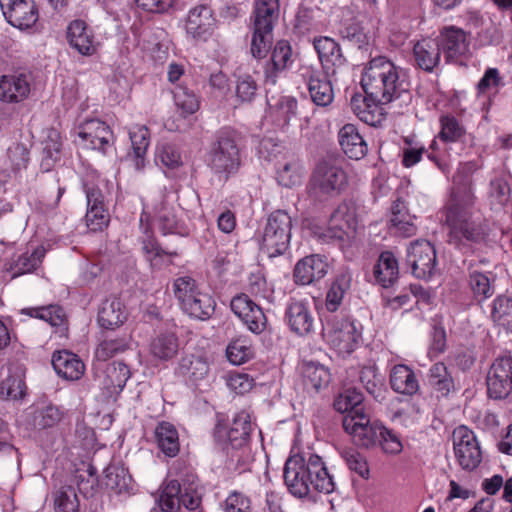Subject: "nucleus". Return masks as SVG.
Segmentation results:
<instances>
[{
	"label": "nucleus",
	"mask_w": 512,
	"mask_h": 512,
	"mask_svg": "<svg viewBox=\"0 0 512 512\" xmlns=\"http://www.w3.org/2000/svg\"><path fill=\"white\" fill-rule=\"evenodd\" d=\"M364 66L360 85L365 95L354 92V114L363 122L375 125L380 105H386L409 90L404 71L386 57L378 56L367 64L361 62L354 67Z\"/></svg>",
	"instance_id": "f257e3e1"
},
{
	"label": "nucleus",
	"mask_w": 512,
	"mask_h": 512,
	"mask_svg": "<svg viewBox=\"0 0 512 512\" xmlns=\"http://www.w3.org/2000/svg\"><path fill=\"white\" fill-rule=\"evenodd\" d=\"M284 483L294 497L310 498L311 491L329 494L335 490L332 476L322 458L316 454H295L287 458L283 469Z\"/></svg>",
	"instance_id": "f03ea898"
},
{
	"label": "nucleus",
	"mask_w": 512,
	"mask_h": 512,
	"mask_svg": "<svg viewBox=\"0 0 512 512\" xmlns=\"http://www.w3.org/2000/svg\"><path fill=\"white\" fill-rule=\"evenodd\" d=\"M446 242L462 256L476 254L490 242L491 228L486 219L475 220L472 207H444Z\"/></svg>",
	"instance_id": "7ed1b4c3"
},
{
	"label": "nucleus",
	"mask_w": 512,
	"mask_h": 512,
	"mask_svg": "<svg viewBox=\"0 0 512 512\" xmlns=\"http://www.w3.org/2000/svg\"><path fill=\"white\" fill-rule=\"evenodd\" d=\"M245 136L233 126L225 125L216 130L209 145L208 167L225 181L236 175L242 164L246 146Z\"/></svg>",
	"instance_id": "20e7f679"
},
{
	"label": "nucleus",
	"mask_w": 512,
	"mask_h": 512,
	"mask_svg": "<svg viewBox=\"0 0 512 512\" xmlns=\"http://www.w3.org/2000/svg\"><path fill=\"white\" fill-rule=\"evenodd\" d=\"M252 430L250 414L245 410L238 412L230 425L225 414L217 413L212 430L215 448L227 457H233L235 451L249 445Z\"/></svg>",
	"instance_id": "39448f33"
},
{
	"label": "nucleus",
	"mask_w": 512,
	"mask_h": 512,
	"mask_svg": "<svg viewBox=\"0 0 512 512\" xmlns=\"http://www.w3.org/2000/svg\"><path fill=\"white\" fill-rule=\"evenodd\" d=\"M173 292L181 310L189 317L207 321L216 310L214 297L201 289L196 279L189 275L177 277L173 281Z\"/></svg>",
	"instance_id": "423d86ee"
},
{
	"label": "nucleus",
	"mask_w": 512,
	"mask_h": 512,
	"mask_svg": "<svg viewBox=\"0 0 512 512\" xmlns=\"http://www.w3.org/2000/svg\"><path fill=\"white\" fill-rule=\"evenodd\" d=\"M292 228L290 214L286 210H274L257 231L259 249L270 258L284 255L290 247Z\"/></svg>",
	"instance_id": "0eeeda50"
},
{
	"label": "nucleus",
	"mask_w": 512,
	"mask_h": 512,
	"mask_svg": "<svg viewBox=\"0 0 512 512\" xmlns=\"http://www.w3.org/2000/svg\"><path fill=\"white\" fill-rule=\"evenodd\" d=\"M344 164L349 163L339 152H327L313 170L309 181L310 189L325 195L339 194L348 185Z\"/></svg>",
	"instance_id": "6e6552de"
},
{
	"label": "nucleus",
	"mask_w": 512,
	"mask_h": 512,
	"mask_svg": "<svg viewBox=\"0 0 512 512\" xmlns=\"http://www.w3.org/2000/svg\"><path fill=\"white\" fill-rule=\"evenodd\" d=\"M470 32L455 25L443 26L436 40L447 64L468 67L473 57Z\"/></svg>",
	"instance_id": "1a4fd4ad"
},
{
	"label": "nucleus",
	"mask_w": 512,
	"mask_h": 512,
	"mask_svg": "<svg viewBox=\"0 0 512 512\" xmlns=\"http://www.w3.org/2000/svg\"><path fill=\"white\" fill-rule=\"evenodd\" d=\"M454 453L459 466L467 471L476 470L482 462V450L474 432L465 425L453 431Z\"/></svg>",
	"instance_id": "9d476101"
},
{
	"label": "nucleus",
	"mask_w": 512,
	"mask_h": 512,
	"mask_svg": "<svg viewBox=\"0 0 512 512\" xmlns=\"http://www.w3.org/2000/svg\"><path fill=\"white\" fill-rule=\"evenodd\" d=\"M487 396L504 400L512 393V356L499 355L492 362L486 377Z\"/></svg>",
	"instance_id": "9b49d317"
},
{
	"label": "nucleus",
	"mask_w": 512,
	"mask_h": 512,
	"mask_svg": "<svg viewBox=\"0 0 512 512\" xmlns=\"http://www.w3.org/2000/svg\"><path fill=\"white\" fill-rule=\"evenodd\" d=\"M406 264L418 279H429L436 272L437 255L434 245L425 239L411 242L407 248Z\"/></svg>",
	"instance_id": "f8f14e48"
},
{
	"label": "nucleus",
	"mask_w": 512,
	"mask_h": 512,
	"mask_svg": "<svg viewBox=\"0 0 512 512\" xmlns=\"http://www.w3.org/2000/svg\"><path fill=\"white\" fill-rule=\"evenodd\" d=\"M32 83L33 73L28 68H17L0 75V102L18 104L25 101L31 93Z\"/></svg>",
	"instance_id": "ddd939ff"
},
{
	"label": "nucleus",
	"mask_w": 512,
	"mask_h": 512,
	"mask_svg": "<svg viewBox=\"0 0 512 512\" xmlns=\"http://www.w3.org/2000/svg\"><path fill=\"white\" fill-rule=\"evenodd\" d=\"M0 7L7 23L28 31L36 28L39 21V6L35 0H0Z\"/></svg>",
	"instance_id": "4468645a"
},
{
	"label": "nucleus",
	"mask_w": 512,
	"mask_h": 512,
	"mask_svg": "<svg viewBox=\"0 0 512 512\" xmlns=\"http://www.w3.org/2000/svg\"><path fill=\"white\" fill-rule=\"evenodd\" d=\"M230 309L251 333L260 335L269 330L268 318L264 310L247 294H236L230 301Z\"/></svg>",
	"instance_id": "2eb2a0df"
},
{
	"label": "nucleus",
	"mask_w": 512,
	"mask_h": 512,
	"mask_svg": "<svg viewBox=\"0 0 512 512\" xmlns=\"http://www.w3.org/2000/svg\"><path fill=\"white\" fill-rule=\"evenodd\" d=\"M269 54L262 60L263 83L265 86H275L293 63L291 44L284 39L278 40Z\"/></svg>",
	"instance_id": "dca6fc26"
},
{
	"label": "nucleus",
	"mask_w": 512,
	"mask_h": 512,
	"mask_svg": "<svg viewBox=\"0 0 512 512\" xmlns=\"http://www.w3.org/2000/svg\"><path fill=\"white\" fill-rule=\"evenodd\" d=\"M284 322L297 336L314 333L315 317L309 302L291 298L285 307Z\"/></svg>",
	"instance_id": "f3484780"
},
{
	"label": "nucleus",
	"mask_w": 512,
	"mask_h": 512,
	"mask_svg": "<svg viewBox=\"0 0 512 512\" xmlns=\"http://www.w3.org/2000/svg\"><path fill=\"white\" fill-rule=\"evenodd\" d=\"M78 137L85 142L87 148L106 154L113 145L114 133L110 126L98 119H86L78 126Z\"/></svg>",
	"instance_id": "a211bd4d"
},
{
	"label": "nucleus",
	"mask_w": 512,
	"mask_h": 512,
	"mask_svg": "<svg viewBox=\"0 0 512 512\" xmlns=\"http://www.w3.org/2000/svg\"><path fill=\"white\" fill-rule=\"evenodd\" d=\"M329 332V345L335 353L336 361H345L352 354V317L349 310L336 316Z\"/></svg>",
	"instance_id": "6ab92c4d"
},
{
	"label": "nucleus",
	"mask_w": 512,
	"mask_h": 512,
	"mask_svg": "<svg viewBox=\"0 0 512 512\" xmlns=\"http://www.w3.org/2000/svg\"><path fill=\"white\" fill-rule=\"evenodd\" d=\"M301 76L308 86V91L313 103L317 106L326 107L333 101L334 93L331 81L332 74L318 70L312 66H303Z\"/></svg>",
	"instance_id": "aec40b11"
},
{
	"label": "nucleus",
	"mask_w": 512,
	"mask_h": 512,
	"mask_svg": "<svg viewBox=\"0 0 512 512\" xmlns=\"http://www.w3.org/2000/svg\"><path fill=\"white\" fill-rule=\"evenodd\" d=\"M329 264L320 254H311L297 261L293 269V281L296 285H309L325 277Z\"/></svg>",
	"instance_id": "412c9836"
},
{
	"label": "nucleus",
	"mask_w": 512,
	"mask_h": 512,
	"mask_svg": "<svg viewBox=\"0 0 512 512\" xmlns=\"http://www.w3.org/2000/svg\"><path fill=\"white\" fill-rule=\"evenodd\" d=\"M351 223L352 215L349 213L348 204L344 202L339 205L331 215V226L325 235L326 237L338 242L339 248L343 251L346 257H349L348 254L351 253Z\"/></svg>",
	"instance_id": "4be33fe9"
},
{
	"label": "nucleus",
	"mask_w": 512,
	"mask_h": 512,
	"mask_svg": "<svg viewBox=\"0 0 512 512\" xmlns=\"http://www.w3.org/2000/svg\"><path fill=\"white\" fill-rule=\"evenodd\" d=\"M66 40L82 56H92L97 52L94 32L82 19H74L68 24Z\"/></svg>",
	"instance_id": "5701e85b"
},
{
	"label": "nucleus",
	"mask_w": 512,
	"mask_h": 512,
	"mask_svg": "<svg viewBox=\"0 0 512 512\" xmlns=\"http://www.w3.org/2000/svg\"><path fill=\"white\" fill-rule=\"evenodd\" d=\"M103 484L116 495L127 498L136 492L135 482L122 462H111L103 471Z\"/></svg>",
	"instance_id": "b1692460"
},
{
	"label": "nucleus",
	"mask_w": 512,
	"mask_h": 512,
	"mask_svg": "<svg viewBox=\"0 0 512 512\" xmlns=\"http://www.w3.org/2000/svg\"><path fill=\"white\" fill-rule=\"evenodd\" d=\"M471 163L461 166L453 177L450 198L444 207H473L475 196L472 191Z\"/></svg>",
	"instance_id": "393cba45"
},
{
	"label": "nucleus",
	"mask_w": 512,
	"mask_h": 512,
	"mask_svg": "<svg viewBox=\"0 0 512 512\" xmlns=\"http://www.w3.org/2000/svg\"><path fill=\"white\" fill-rule=\"evenodd\" d=\"M215 21L212 9L201 4L190 9L185 29L193 39L206 41L213 33Z\"/></svg>",
	"instance_id": "a878e982"
},
{
	"label": "nucleus",
	"mask_w": 512,
	"mask_h": 512,
	"mask_svg": "<svg viewBox=\"0 0 512 512\" xmlns=\"http://www.w3.org/2000/svg\"><path fill=\"white\" fill-rule=\"evenodd\" d=\"M441 54L436 38H422L413 45V65L426 73H432L440 65Z\"/></svg>",
	"instance_id": "bb28decb"
},
{
	"label": "nucleus",
	"mask_w": 512,
	"mask_h": 512,
	"mask_svg": "<svg viewBox=\"0 0 512 512\" xmlns=\"http://www.w3.org/2000/svg\"><path fill=\"white\" fill-rule=\"evenodd\" d=\"M128 318L126 305L117 296L104 299L98 309L97 322L102 329L114 331L122 326Z\"/></svg>",
	"instance_id": "cd10ccee"
},
{
	"label": "nucleus",
	"mask_w": 512,
	"mask_h": 512,
	"mask_svg": "<svg viewBox=\"0 0 512 512\" xmlns=\"http://www.w3.org/2000/svg\"><path fill=\"white\" fill-rule=\"evenodd\" d=\"M313 46L322 65L321 71L335 75L337 69L341 68L346 61L339 44L332 38L319 36L314 39Z\"/></svg>",
	"instance_id": "c85d7f7f"
},
{
	"label": "nucleus",
	"mask_w": 512,
	"mask_h": 512,
	"mask_svg": "<svg viewBox=\"0 0 512 512\" xmlns=\"http://www.w3.org/2000/svg\"><path fill=\"white\" fill-rule=\"evenodd\" d=\"M153 442L156 448L168 458L176 457L180 452V436L177 427L170 421H158L153 430Z\"/></svg>",
	"instance_id": "c756f323"
},
{
	"label": "nucleus",
	"mask_w": 512,
	"mask_h": 512,
	"mask_svg": "<svg viewBox=\"0 0 512 512\" xmlns=\"http://www.w3.org/2000/svg\"><path fill=\"white\" fill-rule=\"evenodd\" d=\"M277 182L287 188L300 183L302 177V165L299 156L292 150H287L281 158L275 162Z\"/></svg>",
	"instance_id": "7c9ffc66"
},
{
	"label": "nucleus",
	"mask_w": 512,
	"mask_h": 512,
	"mask_svg": "<svg viewBox=\"0 0 512 512\" xmlns=\"http://www.w3.org/2000/svg\"><path fill=\"white\" fill-rule=\"evenodd\" d=\"M464 265H466L467 283L473 298L478 303L490 298L495 292L493 280L489 277V275H492V272L483 273L478 270L475 260L464 261Z\"/></svg>",
	"instance_id": "2f4dec72"
},
{
	"label": "nucleus",
	"mask_w": 512,
	"mask_h": 512,
	"mask_svg": "<svg viewBox=\"0 0 512 512\" xmlns=\"http://www.w3.org/2000/svg\"><path fill=\"white\" fill-rule=\"evenodd\" d=\"M390 213V228L395 230V234L406 238L416 234L417 226L412 222L414 217L410 214L405 199L398 191L392 201Z\"/></svg>",
	"instance_id": "473e14b6"
},
{
	"label": "nucleus",
	"mask_w": 512,
	"mask_h": 512,
	"mask_svg": "<svg viewBox=\"0 0 512 512\" xmlns=\"http://www.w3.org/2000/svg\"><path fill=\"white\" fill-rule=\"evenodd\" d=\"M51 362L57 375L66 380H79L85 371L80 357L69 350L55 351Z\"/></svg>",
	"instance_id": "72a5a7b5"
},
{
	"label": "nucleus",
	"mask_w": 512,
	"mask_h": 512,
	"mask_svg": "<svg viewBox=\"0 0 512 512\" xmlns=\"http://www.w3.org/2000/svg\"><path fill=\"white\" fill-rule=\"evenodd\" d=\"M41 145L40 170L47 173L52 171L62 159L63 141L61 133L55 128L48 129Z\"/></svg>",
	"instance_id": "f704fd0d"
},
{
	"label": "nucleus",
	"mask_w": 512,
	"mask_h": 512,
	"mask_svg": "<svg viewBox=\"0 0 512 512\" xmlns=\"http://www.w3.org/2000/svg\"><path fill=\"white\" fill-rule=\"evenodd\" d=\"M427 386L437 399L448 398L456 391L452 373L443 362L434 363L427 373Z\"/></svg>",
	"instance_id": "c9c22d12"
},
{
	"label": "nucleus",
	"mask_w": 512,
	"mask_h": 512,
	"mask_svg": "<svg viewBox=\"0 0 512 512\" xmlns=\"http://www.w3.org/2000/svg\"><path fill=\"white\" fill-rule=\"evenodd\" d=\"M131 150L126 155V160L131 162L137 171L146 166V155L150 145V130L147 126H136L130 130Z\"/></svg>",
	"instance_id": "e433bc0d"
},
{
	"label": "nucleus",
	"mask_w": 512,
	"mask_h": 512,
	"mask_svg": "<svg viewBox=\"0 0 512 512\" xmlns=\"http://www.w3.org/2000/svg\"><path fill=\"white\" fill-rule=\"evenodd\" d=\"M279 17V0H255L250 16L251 28L273 32Z\"/></svg>",
	"instance_id": "4c0bfd02"
},
{
	"label": "nucleus",
	"mask_w": 512,
	"mask_h": 512,
	"mask_svg": "<svg viewBox=\"0 0 512 512\" xmlns=\"http://www.w3.org/2000/svg\"><path fill=\"white\" fill-rule=\"evenodd\" d=\"M389 383L394 392L406 396H413L419 391L415 372L405 364H397L392 368Z\"/></svg>",
	"instance_id": "58836bf2"
},
{
	"label": "nucleus",
	"mask_w": 512,
	"mask_h": 512,
	"mask_svg": "<svg viewBox=\"0 0 512 512\" xmlns=\"http://www.w3.org/2000/svg\"><path fill=\"white\" fill-rule=\"evenodd\" d=\"M194 86L191 79L184 78L173 90L174 102L185 117L196 113L200 108V97L196 94Z\"/></svg>",
	"instance_id": "ea45409f"
},
{
	"label": "nucleus",
	"mask_w": 512,
	"mask_h": 512,
	"mask_svg": "<svg viewBox=\"0 0 512 512\" xmlns=\"http://www.w3.org/2000/svg\"><path fill=\"white\" fill-rule=\"evenodd\" d=\"M209 369V363L205 356L184 354L178 362L175 373L196 383L207 376Z\"/></svg>",
	"instance_id": "a19ab883"
},
{
	"label": "nucleus",
	"mask_w": 512,
	"mask_h": 512,
	"mask_svg": "<svg viewBox=\"0 0 512 512\" xmlns=\"http://www.w3.org/2000/svg\"><path fill=\"white\" fill-rule=\"evenodd\" d=\"M301 373L305 387L315 392L326 389L331 382L329 368L317 361H303Z\"/></svg>",
	"instance_id": "79ce46f5"
},
{
	"label": "nucleus",
	"mask_w": 512,
	"mask_h": 512,
	"mask_svg": "<svg viewBox=\"0 0 512 512\" xmlns=\"http://www.w3.org/2000/svg\"><path fill=\"white\" fill-rule=\"evenodd\" d=\"M376 282L389 288L397 281L399 275L398 261L391 251H383L373 267Z\"/></svg>",
	"instance_id": "37998d69"
},
{
	"label": "nucleus",
	"mask_w": 512,
	"mask_h": 512,
	"mask_svg": "<svg viewBox=\"0 0 512 512\" xmlns=\"http://www.w3.org/2000/svg\"><path fill=\"white\" fill-rule=\"evenodd\" d=\"M83 465L86 469L77 468L72 481L85 499H91L100 492L98 470L92 463Z\"/></svg>",
	"instance_id": "c03bdc74"
},
{
	"label": "nucleus",
	"mask_w": 512,
	"mask_h": 512,
	"mask_svg": "<svg viewBox=\"0 0 512 512\" xmlns=\"http://www.w3.org/2000/svg\"><path fill=\"white\" fill-rule=\"evenodd\" d=\"M154 161L167 176L168 172L175 171L184 164L180 147L176 143L168 141L157 144Z\"/></svg>",
	"instance_id": "a18cd8bd"
},
{
	"label": "nucleus",
	"mask_w": 512,
	"mask_h": 512,
	"mask_svg": "<svg viewBox=\"0 0 512 512\" xmlns=\"http://www.w3.org/2000/svg\"><path fill=\"white\" fill-rule=\"evenodd\" d=\"M131 335L121 333L113 335L107 333L96 348L95 355L98 360L107 361L120 353H124L131 348Z\"/></svg>",
	"instance_id": "49530a36"
},
{
	"label": "nucleus",
	"mask_w": 512,
	"mask_h": 512,
	"mask_svg": "<svg viewBox=\"0 0 512 512\" xmlns=\"http://www.w3.org/2000/svg\"><path fill=\"white\" fill-rule=\"evenodd\" d=\"M179 351V338L176 333L165 331L157 334L150 342L151 355L160 361L172 360Z\"/></svg>",
	"instance_id": "de8ad7c7"
},
{
	"label": "nucleus",
	"mask_w": 512,
	"mask_h": 512,
	"mask_svg": "<svg viewBox=\"0 0 512 512\" xmlns=\"http://www.w3.org/2000/svg\"><path fill=\"white\" fill-rule=\"evenodd\" d=\"M155 219L163 236L173 234L180 237H188L190 235L191 230L189 226L177 217L172 208L162 207Z\"/></svg>",
	"instance_id": "09e8293b"
},
{
	"label": "nucleus",
	"mask_w": 512,
	"mask_h": 512,
	"mask_svg": "<svg viewBox=\"0 0 512 512\" xmlns=\"http://www.w3.org/2000/svg\"><path fill=\"white\" fill-rule=\"evenodd\" d=\"M131 377L130 367L123 361H113L105 370L103 386L110 394H119Z\"/></svg>",
	"instance_id": "8fccbe9b"
},
{
	"label": "nucleus",
	"mask_w": 512,
	"mask_h": 512,
	"mask_svg": "<svg viewBox=\"0 0 512 512\" xmlns=\"http://www.w3.org/2000/svg\"><path fill=\"white\" fill-rule=\"evenodd\" d=\"M440 131L436 138L443 143H465L470 136L465 126L452 114H444L439 118Z\"/></svg>",
	"instance_id": "3c124183"
},
{
	"label": "nucleus",
	"mask_w": 512,
	"mask_h": 512,
	"mask_svg": "<svg viewBox=\"0 0 512 512\" xmlns=\"http://www.w3.org/2000/svg\"><path fill=\"white\" fill-rule=\"evenodd\" d=\"M233 76L236 83V100L241 104H251L258 95L259 85L256 79L242 67H238Z\"/></svg>",
	"instance_id": "603ef678"
},
{
	"label": "nucleus",
	"mask_w": 512,
	"mask_h": 512,
	"mask_svg": "<svg viewBox=\"0 0 512 512\" xmlns=\"http://www.w3.org/2000/svg\"><path fill=\"white\" fill-rule=\"evenodd\" d=\"M226 357L234 365H242L255 357L252 340L247 335H239L230 340L226 347Z\"/></svg>",
	"instance_id": "864d4df0"
},
{
	"label": "nucleus",
	"mask_w": 512,
	"mask_h": 512,
	"mask_svg": "<svg viewBox=\"0 0 512 512\" xmlns=\"http://www.w3.org/2000/svg\"><path fill=\"white\" fill-rule=\"evenodd\" d=\"M51 497L54 512H80V501L72 484H64L55 488Z\"/></svg>",
	"instance_id": "5fc2aeb1"
},
{
	"label": "nucleus",
	"mask_w": 512,
	"mask_h": 512,
	"mask_svg": "<svg viewBox=\"0 0 512 512\" xmlns=\"http://www.w3.org/2000/svg\"><path fill=\"white\" fill-rule=\"evenodd\" d=\"M358 380L367 393L375 400L381 397L384 387V377L379 373L378 367L374 362H369L361 367Z\"/></svg>",
	"instance_id": "6e6d98bb"
},
{
	"label": "nucleus",
	"mask_w": 512,
	"mask_h": 512,
	"mask_svg": "<svg viewBox=\"0 0 512 512\" xmlns=\"http://www.w3.org/2000/svg\"><path fill=\"white\" fill-rule=\"evenodd\" d=\"M45 249L40 246L33 250L31 254L28 252L21 254L17 260L13 261L7 270L13 271L12 278L20 275L32 273L40 267L45 257Z\"/></svg>",
	"instance_id": "4d7b16f0"
},
{
	"label": "nucleus",
	"mask_w": 512,
	"mask_h": 512,
	"mask_svg": "<svg viewBox=\"0 0 512 512\" xmlns=\"http://www.w3.org/2000/svg\"><path fill=\"white\" fill-rule=\"evenodd\" d=\"M352 276L349 272L341 273L332 282L326 294L325 307L329 312H336L344 298L345 293L350 289Z\"/></svg>",
	"instance_id": "13d9d810"
},
{
	"label": "nucleus",
	"mask_w": 512,
	"mask_h": 512,
	"mask_svg": "<svg viewBox=\"0 0 512 512\" xmlns=\"http://www.w3.org/2000/svg\"><path fill=\"white\" fill-rule=\"evenodd\" d=\"M383 422L378 419L368 424L356 425V435L354 434V446L363 449H374L378 447L379 432Z\"/></svg>",
	"instance_id": "bf43d9fd"
},
{
	"label": "nucleus",
	"mask_w": 512,
	"mask_h": 512,
	"mask_svg": "<svg viewBox=\"0 0 512 512\" xmlns=\"http://www.w3.org/2000/svg\"><path fill=\"white\" fill-rule=\"evenodd\" d=\"M491 319L495 325L512 333V297L499 295L493 300Z\"/></svg>",
	"instance_id": "052dcab7"
},
{
	"label": "nucleus",
	"mask_w": 512,
	"mask_h": 512,
	"mask_svg": "<svg viewBox=\"0 0 512 512\" xmlns=\"http://www.w3.org/2000/svg\"><path fill=\"white\" fill-rule=\"evenodd\" d=\"M27 386L24 376L18 373L9 374L0 382V400H22L27 394Z\"/></svg>",
	"instance_id": "680f3d73"
},
{
	"label": "nucleus",
	"mask_w": 512,
	"mask_h": 512,
	"mask_svg": "<svg viewBox=\"0 0 512 512\" xmlns=\"http://www.w3.org/2000/svg\"><path fill=\"white\" fill-rule=\"evenodd\" d=\"M180 492L179 480L172 479L164 484L157 499V504L162 512H179Z\"/></svg>",
	"instance_id": "e2e57ef3"
},
{
	"label": "nucleus",
	"mask_w": 512,
	"mask_h": 512,
	"mask_svg": "<svg viewBox=\"0 0 512 512\" xmlns=\"http://www.w3.org/2000/svg\"><path fill=\"white\" fill-rule=\"evenodd\" d=\"M333 408L342 414V427L348 435H352V388H343L334 398Z\"/></svg>",
	"instance_id": "0e129e2a"
},
{
	"label": "nucleus",
	"mask_w": 512,
	"mask_h": 512,
	"mask_svg": "<svg viewBox=\"0 0 512 512\" xmlns=\"http://www.w3.org/2000/svg\"><path fill=\"white\" fill-rule=\"evenodd\" d=\"M252 29V37H251V44H250V52L251 55L261 61L265 59L268 55L270 50L272 49L273 45V32L271 31H265L261 29Z\"/></svg>",
	"instance_id": "69168bd1"
},
{
	"label": "nucleus",
	"mask_w": 512,
	"mask_h": 512,
	"mask_svg": "<svg viewBox=\"0 0 512 512\" xmlns=\"http://www.w3.org/2000/svg\"><path fill=\"white\" fill-rule=\"evenodd\" d=\"M142 233L143 235L139 238L141 252L144 260L149 266L151 261H153L160 252H163V247L155 236L153 228L149 223L142 227Z\"/></svg>",
	"instance_id": "338daca9"
},
{
	"label": "nucleus",
	"mask_w": 512,
	"mask_h": 512,
	"mask_svg": "<svg viewBox=\"0 0 512 512\" xmlns=\"http://www.w3.org/2000/svg\"><path fill=\"white\" fill-rule=\"evenodd\" d=\"M378 447L387 455H399L403 451V443L400 434L386 427L384 424L379 432Z\"/></svg>",
	"instance_id": "774afa93"
}]
</instances>
